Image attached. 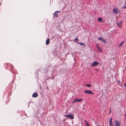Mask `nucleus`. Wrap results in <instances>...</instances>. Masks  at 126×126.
Wrapping results in <instances>:
<instances>
[{
  "label": "nucleus",
  "mask_w": 126,
  "mask_h": 126,
  "mask_svg": "<svg viewBox=\"0 0 126 126\" xmlns=\"http://www.w3.org/2000/svg\"><path fill=\"white\" fill-rule=\"evenodd\" d=\"M124 85L125 87H126V84L125 83L124 84Z\"/></svg>",
  "instance_id": "23"
},
{
  "label": "nucleus",
  "mask_w": 126,
  "mask_h": 126,
  "mask_svg": "<svg viewBox=\"0 0 126 126\" xmlns=\"http://www.w3.org/2000/svg\"><path fill=\"white\" fill-rule=\"evenodd\" d=\"M64 116L67 117L69 118L73 119L74 117L73 115H71L70 114L65 115Z\"/></svg>",
  "instance_id": "4"
},
{
  "label": "nucleus",
  "mask_w": 126,
  "mask_h": 126,
  "mask_svg": "<svg viewBox=\"0 0 126 126\" xmlns=\"http://www.w3.org/2000/svg\"><path fill=\"white\" fill-rule=\"evenodd\" d=\"M98 40H100L102 41L103 42L105 43H106V40L105 39H104L102 37H100L98 38Z\"/></svg>",
  "instance_id": "8"
},
{
  "label": "nucleus",
  "mask_w": 126,
  "mask_h": 126,
  "mask_svg": "<svg viewBox=\"0 0 126 126\" xmlns=\"http://www.w3.org/2000/svg\"><path fill=\"white\" fill-rule=\"evenodd\" d=\"M98 20L99 22H102V18H98Z\"/></svg>",
  "instance_id": "13"
},
{
  "label": "nucleus",
  "mask_w": 126,
  "mask_h": 126,
  "mask_svg": "<svg viewBox=\"0 0 126 126\" xmlns=\"http://www.w3.org/2000/svg\"><path fill=\"white\" fill-rule=\"evenodd\" d=\"M95 70H96V71H98V69H95Z\"/></svg>",
  "instance_id": "22"
},
{
  "label": "nucleus",
  "mask_w": 126,
  "mask_h": 126,
  "mask_svg": "<svg viewBox=\"0 0 126 126\" xmlns=\"http://www.w3.org/2000/svg\"><path fill=\"white\" fill-rule=\"evenodd\" d=\"M99 63H98L97 62L94 61L91 64V65L92 66H96L99 64Z\"/></svg>",
  "instance_id": "2"
},
{
  "label": "nucleus",
  "mask_w": 126,
  "mask_h": 126,
  "mask_svg": "<svg viewBox=\"0 0 126 126\" xmlns=\"http://www.w3.org/2000/svg\"><path fill=\"white\" fill-rule=\"evenodd\" d=\"M59 11H56L53 14V15L54 16L56 17H58V14L59 13Z\"/></svg>",
  "instance_id": "9"
},
{
  "label": "nucleus",
  "mask_w": 126,
  "mask_h": 126,
  "mask_svg": "<svg viewBox=\"0 0 126 126\" xmlns=\"http://www.w3.org/2000/svg\"><path fill=\"white\" fill-rule=\"evenodd\" d=\"M78 41V39L77 38H76L74 40V41L75 42H76Z\"/></svg>",
  "instance_id": "16"
},
{
  "label": "nucleus",
  "mask_w": 126,
  "mask_h": 126,
  "mask_svg": "<svg viewBox=\"0 0 126 126\" xmlns=\"http://www.w3.org/2000/svg\"><path fill=\"white\" fill-rule=\"evenodd\" d=\"M82 100V99H75L72 102V103H75V102H79L81 100Z\"/></svg>",
  "instance_id": "7"
},
{
  "label": "nucleus",
  "mask_w": 126,
  "mask_h": 126,
  "mask_svg": "<svg viewBox=\"0 0 126 126\" xmlns=\"http://www.w3.org/2000/svg\"><path fill=\"white\" fill-rule=\"evenodd\" d=\"M111 112V109L110 108V112Z\"/></svg>",
  "instance_id": "24"
},
{
  "label": "nucleus",
  "mask_w": 126,
  "mask_h": 126,
  "mask_svg": "<svg viewBox=\"0 0 126 126\" xmlns=\"http://www.w3.org/2000/svg\"><path fill=\"white\" fill-rule=\"evenodd\" d=\"M119 11V10L117 8H115L113 10V12L116 14H118Z\"/></svg>",
  "instance_id": "5"
},
{
  "label": "nucleus",
  "mask_w": 126,
  "mask_h": 126,
  "mask_svg": "<svg viewBox=\"0 0 126 126\" xmlns=\"http://www.w3.org/2000/svg\"><path fill=\"white\" fill-rule=\"evenodd\" d=\"M85 85L87 86V87H89L91 86V85L90 84H85Z\"/></svg>",
  "instance_id": "15"
},
{
  "label": "nucleus",
  "mask_w": 126,
  "mask_h": 126,
  "mask_svg": "<svg viewBox=\"0 0 126 126\" xmlns=\"http://www.w3.org/2000/svg\"><path fill=\"white\" fill-rule=\"evenodd\" d=\"M109 124L110 126H113V124L112 123V118H110Z\"/></svg>",
  "instance_id": "6"
},
{
  "label": "nucleus",
  "mask_w": 126,
  "mask_h": 126,
  "mask_svg": "<svg viewBox=\"0 0 126 126\" xmlns=\"http://www.w3.org/2000/svg\"><path fill=\"white\" fill-rule=\"evenodd\" d=\"M125 117H126V113L125 114Z\"/></svg>",
  "instance_id": "26"
},
{
  "label": "nucleus",
  "mask_w": 126,
  "mask_h": 126,
  "mask_svg": "<svg viewBox=\"0 0 126 126\" xmlns=\"http://www.w3.org/2000/svg\"><path fill=\"white\" fill-rule=\"evenodd\" d=\"M84 122H85V123L86 124L87 126H89V124L88 123L87 121H86V120H85L84 121Z\"/></svg>",
  "instance_id": "14"
},
{
  "label": "nucleus",
  "mask_w": 126,
  "mask_h": 126,
  "mask_svg": "<svg viewBox=\"0 0 126 126\" xmlns=\"http://www.w3.org/2000/svg\"><path fill=\"white\" fill-rule=\"evenodd\" d=\"M98 49L99 51L100 52H102V50L99 47V48Z\"/></svg>",
  "instance_id": "19"
},
{
  "label": "nucleus",
  "mask_w": 126,
  "mask_h": 126,
  "mask_svg": "<svg viewBox=\"0 0 126 126\" xmlns=\"http://www.w3.org/2000/svg\"><path fill=\"white\" fill-rule=\"evenodd\" d=\"M32 96L33 97H36L37 96V93H34L32 95Z\"/></svg>",
  "instance_id": "10"
},
{
  "label": "nucleus",
  "mask_w": 126,
  "mask_h": 126,
  "mask_svg": "<svg viewBox=\"0 0 126 126\" xmlns=\"http://www.w3.org/2000/svg\"><path fill=\"white\" fill-rule=\"evenodd\" d=\"M119 83H120V81H118Z\"/></svg>",
  "instance_id": "25"
},
{
  "label": "nucleus",
  "mask_w": 126,
  "mask_h": 126,
  "mask_svg": "<svg viewBox=\"0 0 126 126\" xmlns=\"http://www.w3.org/2000/svg\"><path fill=\"white\" fill-rule=\"evenodd\" d=\"M78 43L79 44H80L81 45H84V47L85 46V45L84 44L82 43Z\"/></svg>",
  "instance_id": "17"
},
{
  "label": "nucleus",
  "mask_w": 126,
  "mask_h": 126,
  "mask_svg": "<svg viewBox=\"0 0 126 126\" xmlns=\"http://www.w3.org/2000/svg\"><path fill=\"white\" fill-rule=\"evenodd\" d=\"M122 21H121L120 22L118 23V26L120 28H121V23L122 22Z\"/></svg>",
  "instance_id": "12"
},
{
  "label": "nucleus",
  "mask_w": 126,
  "mask_h": 126,
  "mask_svg": "<svg viewBox=\"0 0 126 126\" xmlns=\"http://www.w3.org/2000/svg\"><path fill=\"white\" fill-rule=\"evenodd\" d=\"M50 42V39H49L48 38L47 40L46 41V45H48L49 43Z\"/></svg>",
  "instance_id": "11"
},
{
  "label": "nucleus",
  "mask_w": 126,
  "mask_h": 126,
  "mask_svg": "<svg viewBox=\"0 0 126 126\" xmlns=\"http://www.w3.org/2000/svg\"><path fill=\"white\" fill-rule=\"evenodd\" d=\"M124 41H122L121 43L119 44V46H121L123 44Z\"/></svg>",
  "instance_id": "18"
},
{
  "label": "nucleus",
  "mask_w": 126,
  "mask_h": 126,
  "mask_svg": "<svg viewBox=\"0 0 126 126\" xmlns=\"http://www.w3.org/2000/svg\"><path fill=\"white\" fill-rule=\"evenodd\" d=\"M124 8L126 9V5L124 7Z\"/></svg>",
  "instance_id": "21"
},
{
  "label": "nucleus",
  "mask_w": 126,
  "mask_h": 126,
  "mask_svg": "<svg viewBox=\"0 0 126 126\" xmlns=\"http://www.w3.org/2000/svg\"><path fill=\"white\" fill-rule=\"evenodd\" d=\"M84 93L85 94H93L94 93L92 92L90 90H86L84 91Z\"/></svg>",
  "instance_id": "1"
},
{
  "label": "nucleus",
  "mask_w": 126,
  "mask_h": 126,
  "mask_svg": "<svg viewBox=\"0 0 126 126\" xmlns=\"http://www.w3.org/2000/svg\"><path fill=\"white\" fill-rule=\"evenodd\" d=\"M97 48V49L99 48V45L98 44H97L96 45Z\"/></svg>",
  "instance_id": "20"
},
{
  "label": "nucleus",
  "mask_w": 126,
  "mask_h": 126,
  "mask_svg": "<svg viewBox=\"0 0 126 126\" xmlns=\"http://www.w3.org/2000/svg\"><path fill=\"white\" fill-rule=\"evenodd\" d=\"M114 124L116 126H120L121 123L117 120H115L114 122Z\"/></svg>",
  "instance_id": "3"
}]
</instances>
